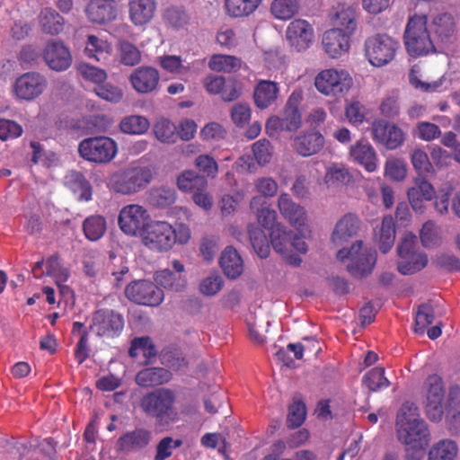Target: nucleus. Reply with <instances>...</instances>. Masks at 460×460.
I'll return each instance as SVG.
<instances>
[{
  "label": "nucleus",
  "instance_id": "obj_62",
  "mask_svg": "<svg viewBox=\"0 0 460 460\" xmlns=\"http://www.w3.org/2000/svg\"><path fill=\"white\" fill-rule=\"evenodd\" d=\"M78 72L85 80L93 82L97 85H100L107 78V74L104 70L86 63L79 65Z\"/></svg>",
  "mask_w": 460,
  "mask_h": 460
},
{
  "label": "nucleus",
  "instance_id": "obj_15",
  "mask_svg": "<svg viewBox=\"0 0 460 460\" xmlns=\"http://www.w3.org/2000/svg\"><path fill=\"white\" fill-rule=\"evenodd\" d=\"M47 86L48 81L43 75L27 72L15 80L13 89L19 99L31 101L41 95Z\"/></svg>",
  "mask_w": 460,
  "mask_h": 460
},
{
  "label": "nucleus",
  "instance_id": "obj_55",
  "mask_svg": "<svg viewBox=\"0 0 460 460\" xmlns=\"http://www.w3.org/2000/svg\"><path fill=\"white\" fill-rule=\"evenodd\" d=\"M385 175L395 181H402L407 175L406 163L400 158H388L385 164Z\"/></svg>",
  "mask_w": 460,
  "mask_h": 460
},
{
  "label": "nucleus",
  "instance_id": "obj_20",
  "mask_svg": "<svg viewBox=\"0 0 460 460\" xmlns=\"http://www.w3.org/2000/svg\"><path fill=\"white\" fill-rule=\"evenodd\" d=\"M152 439V432L145 428H137L119 438L116 443L118 451L133 452L146 447Z\"/></svg>",
  "mask_w": 460,
  "mask_h": 460
},
{
  "label": "nucleus",
  "instance_id": "obj_40",
  "mask_svg": "<svg viewBox=\"0 0 460 460\" xmlns=\"http://www.w3.org/2000/svg\"><path fill=\"white\" fill-rule=\"evenodd\" d=\"M241 66V59L230 55L216 54L208 61V67L216 72L233 73L239 70Z\"/></svg>",
  "mask_w": 460,
  "mask_h": 460
},
{
  "label": "nucleus",
  "instance_id": "obj_22",
  "mask_svg": "<svg viewBox=\"0 0 460 460\" xmlns=\"http://www.w3.org/2000/svg\"><path fill=\"white\" fill-rule=\"evenodd\" d=\"M349 156L367 172H375L377 168L376 153L367 140L361 139L352 145L349 149Z\"/></svg>",
  "mask_w": 460,
  "mask_h": 460
},
{
  "label": "nucleus",
  "instance_id": "obj_39",
  "mask_svg": "<svg viewBox=\"0 0 460 460\" xmlns=\"http://www.w3.org/2000/svg\"><path fill=\"white\" fill-rule=\"evenodd\" d=\"M158 64L167 73L176 75L184 80L190 73V66L184 65L180 56L164 55L158 58Z\"/></svg>",
  "mask_w": 460,
  "mask_h": 460
},
{
  "label": "nucleus",
  "instance_id": "obj_4",
  "mask_svg": "<svg viewBox=\"0 0 460 460\" xmlns=\"http://www.w3.org/2000/svg\"><path fill=\"white\" fill-rule=\"evenodd\" d=\"M314 84L320 93L340 98L349 93L353 85V79L345 69L327 68L315 75Z\"/></svg>",
  "mask_w": 460,
  "mask_h": 460
},
{
  "label": "nucleus",
  "instance_id": "obj_51",
  "mask_svg": "<svg viewBox=\"0 0 460 460\" xmlns=\"http://www.w3.org/2000/svg\"><path fill=\"white\" fill-rule=\"evenodd\" d=\"M149 128V121L143 116L131 115L124 118L119 123V128L123 133L140 135Z\"/></svg>",
  "mask_w": 460,
  "mask_h": 460
},
{
  "label": "nucleus",
  "instance_id": "obj_33",
  "mask_svg": "<svg viewBox=\"0 0 460 460\" xmlns=\"http://www.w3.org/2000/svg\"><path fill=\"white\" fill-rule=\"evenodd\" d=\"M333 23L337 26L336 29H341V31L350 35L357 27L355 7L347 4H339L333 18Z\"/></svg>",
  "mask_w": 460,
  "mask_h": 460
},
{
  "label": "nucleus",
  "instance_id": "obj_63",
  "mask_svg": "<svg viewBox=\"0 0 460 460\" xmlns=\"http://www.w3.org/2000/svg\"><path fill=\"white\" fill-rule=\"evenodd\" d=\"M23 129L13 120L0 119V139L6 141L22 136Z\"/></svg>",
  "mask_w": 460,
  "mask_h": 460
},
{
  "label": "nucleus",
  "instance_id": "obj_43",
  "mask_svg": "<svg viewBox=\"0 0 460 460\" xmlns=\"http://www.w3.org/2000/svg\"><path fill=\"white\" fill-rule=\"evenodd\" d=\"M409 201H431L436 197V192L428 181L417 178L414 186L407 191Z\"/></svg>",
  "mask_w": 460,
  "mask_h": 460
},
{
  "label": "nucleus",
  "instance_id": "obj_5",
  "mask_svg": "<svg viewBox=\"0 0 460 460\" xmlns=\"http://www.w3.org/2000/svg\"><path fill=\"white\" fill-rule=\"evenodd\" d=\"M336 256L341 261L349 259L351 262L347 267L348 271L354 278L361 279L372 272L377 254L375 250L371 249L362 252V242L357 241L350 249L339 250Z\"/></svg>",
  "mask_w": 460,
  "mask_h": 460
},
{
  "label": "nucleus",
  "instance_id": "obj_30",
  "mask_svg": "<svg viewBox=\"0 0 460 460\" xmlns=\"http://www.w3.org/2000/svg\"><path fill=\"white\" fill-rule=\"evenodd\" d=\"M279 88L272 81L261 80L255 86L253 98L256 106L266 109L272 105L278 98Z\"/></svg>",
  "mask_w": 460,
  "mask_h": 460
},
{
  "label": "nucleus",
  "instance_id": "obj_13",
  "mask_svg": "<svg viewBox=\"0 0 460 460\" xmlns=\"http://www.w3.org/2000/svg\"><path fill=\"white\" fill-rule=\"evenodd\" d=\"M150 216L142 206L130 203L124 207L119 215L118 223L121 231L130 236H136L145 231L150 224Z\"/></svg>",
  "mask_w": 460,
  "mask_h": 460
},
{
  "label": "nucleus",
  "instance_id": "obj_29",
  "mask_svg": "<svg viewBox=\"0 0 460 460\" xmlns=\"http://www.w3.org/2000/svg\"><path fill=\"white\" fill-rule=\"evenodd\" d=\"M358 230V219L353 214L345 215L337 224L332 235V242L341 245L354 236Z\"/></svg>",
  "mask_w": 460,
  "mask_h": 460
},
{
  "label": "nucleus",
  "instance_id": "obj_24",
  "mask_svg": "<svg viewBox=\"0 0 460 460\" xmlns=\"http://www.w3.org/2000/svg\"><path fill=\"white\" fill-rule=\"evenodd\" d=\"M349 34L341 29H332L324 32L323 46L325 52L332 58H338L349 49Z\"/></svg>",
  "mask_w": 460,
  "mask_h": 460
},
{
  "label": "nucleus",
  "instance_id": "obj_52",
  "mask_svg": "<svg viewBox=\"0 0 460 460\" xmlns=\"http://www.w3.org/2000/svg\"><path fill=\"white\" fill-rule=\"evenodd\" d=\"M292 231H287L281 225H277L272 231L270 232V243L273 249L280 254L288 252V243H290V235Z\"/></svg>",
  "mask_w": 460,
  "mask_h": 460
},
{
  "label": "nucleus",
  "instance_id": "obj_19",
  "mask_svg": "<svg viewBox=\"0 0 460 460\" xmlns=\"http://www.w3.org/2000/svg\"><path fill=\"white\" fill-rule=\"evenodd\" d=\"M159 81L158 70L147 66L134 69L129 75V82L133 89L142 94L154 92L158 87Z\"/></svg>",
  "mask_w": 460,
  "mask_h": 460
},
{
  "label": "nucleus",
  "instance_id": "obj_3",
  "mask_svg": "<svg viewBox=\"0 0 460 460\" xmlns=\"http://www.w3.org/2000/svg\"><path fill=\"white\" fill-rule=\"evenodd\" d=\"M176 396L169 388H158L145 394L139 402L142 411L160 422L173 420Z\"/></svg>",
  "mask_w": 460,
  "mask_h": 460
},
{
  "label": "nucleus",
  "instance_id": "obj_44",
  "mask_svg": "<svg viewBox=\"0 0 460 460\" xmlns=\"http://www.w3.org/2000/svg\"><path fill=\"white\" fill-rule=\"evenodd\" d=\"M362 384L370 392H378L387 388L390 385V381L385 376V368L376 367L363 376Z\"/></svg>",
  "mask_w": 460,
  "mask_h": 460
},
{
  "label": "nucleus",
  "instance_id": "obj_61",
  "mask_svg": "<svg viewBox=\"0 0 460 460\" xmlns=\"http://www.w3.org/2000/svg\"><path fill=\"white\" fill-rule=\"evenodd\" d=\"M226 8L234 17L249 15L256 10L249 0H226Z\"/></svg>",
  "mask_w": 460,
  "mask_h": 460
},
{
  "label": "nucleus",
  "instance_id": "obj_21",
  "mask_svg": "<svg viewBox=\"0 0 460 460\" xmlns=\"http://www.w3.org/2000/svg\"><path fill=\"white\" fill-rule=\"evenodd\" d=\"M430 29L438 43L447 45L453 42L456 22L451 14L445 13L436 15L431 22Z\"/></svg>",
  "mask_w": 460,
  "mask_h": 460
},
{
  "label": "nucleus",
  "instance_id": "obj_45",
  "mask_svg": "<svg viewBox=\"0 0 460 460\" xmlns=\"http://www.w3.org/2000/svg\"><path fill=\"white\" fill-rule=\"evenodd\" d=\"M251 244L259 257L264 259L270 254V243L264 231L254 225L248 226Z\"/></svg>",
  "mask_w": 460,
  "mask_h": 460
},
{
  "label": "nucleus",
  "instance_id": "obj_2",
  "mask_svg": "<svg viewBox=\"0 0 460 460\" xmlns=\"http://www.w3.org/2000/svg\"><path fill=\"white\" fill-rule=\"evenodd\" d=\"M427 22L426 15L415 14L408 20L403 40L406 51L412 58L426 56L436 51Z\"/></svg>",
  "mask_w": 460,
  "mask_h": 460
},
{
  "label": "nucleus",
  "instance_id": "obj_27",
  "mask_svg": "<svg viewBox=\"0 0 460 460\" xmlns=\"http://www.w3.org/2000/svg\"><path fill=\"white\" fill-rule=\"evenodd\" d=\"M155 10V0H131L128 3L129 19L137 26L149 22Z\"/></svg>",
  "mask_w": 460,
  "mask_h": 460
},
{
  "label": "nucleus",
  "instance_id": "obj_47",
  "mask_svg": "<svg viewBox=\"0 0 460 460\" xmlns=\"http://www.w3.org/2000/svg\"><path fill=\"white\" fill-rule=\"evenodd\" d=\"M111 50L107 40L94 35H89L85 43L84 53L89 58L100 61L104 58Z\"/></svg>",
  "mask_w": 460,
  "mask_h": 460
},
{
  "label": "nucleus",
  "instance_id": "obj_49",
  "mask_svg": "<svg viewBox=\"0 0 460 460\" xmlns=\"http://www.w3.org/2000/svg\"><path fill=\"white\" fill-rule=\"evenodd\" d=\"M434 320L435 310L430 302L419 305L415 314L414 332L423 334L426 328L433 323Z\"/></svg>",
  "mask_w": 460,
  "mask_h": 460
},
{
  "label": "nucleus",
  "instance_id": "obj_1",
  "mask_svg": "<svg viewBox=\"0 0 460 460\" xmlns=\"http://www.w3.org/2000/svg\"><path fill=\"white\" fill-rule=\"evenodd\" d=\"M396 427L399 440L406 446L407 457L420 460L429 445L430 433L427 422L420 418L414 402H406L401 406Z\"/></svg>",
  "mask_w": 460,
  "mask_h": 460
},
{
  "label": "nucleus",
  "instance_id": "obj_14",
  "mask_svg": "<svg viewBox=\"0 0 460 460\" xmlns=\"http://www.w3.org/2000/svg\"><path fill=\"white\" fill-rule=\"evenodd\" d=\"M373 139L389 150L402 146L405 141V132L396 124L378 119L371 127Z\"/></svg>",
  "mask_w": 460,
  "mask_h": 460
},
{
  "label": "nucleus",
  "instance_id": "obj_6",
  "mask_svg": "<svg viewBox=\"0 0 460 460\" xmlns=\"http://www.w3.org/2000/svg\"><path fill=\"white\" fill-rule=\"evenodd\" d=\"M400 43L387 34H376L365 41V55L368 62L376 67H382L395 58Z\"/></svg>",
  "mask_w": 460,
  "mask_h": 460
},
{
  "label": "nucleus",
  "instance_id": "obj_56",
  "mask_svg": "<svg viewBox=\"0 0 460 460\" xmlns=\"http://www.w3.org/2000/svg\"><path fill=\"white\" fill-rule=\"evenodd\" d=\"M254 191L258 198L272 199L276 196L279 190L277 181L271 177H260L254 182Z\"/></svg>",
  "mask_w": 460,
  "mask_h": 460
},
{
  "label": "nucleus",
  "instance_id": "obj_28",
  "mask_svg": "<svg viewBox=\"0 0 460 460\" xmlns=\"http://www.w3.org/2000/svg\"><path fill=\"white\" fill-rule=\"evenodd\" d=\"M172 373L164 367H146L136 376V383L143 387H151L168 383Z\"/></svg>",
  "mask_w": 460,
  "mask_h": 460
},
{
  "label": "nucleus",
  "instance_id": "obj_35",
  "mask_svg": "<svg viewBox=\"0 0 460 460\" xmlns=\"http://www.w3.org/2000/svg\"><path fill=\"white\" fill-rule=\"evenodd\" d=\"M64 18L51 8H45L40 14V24L45 33L58 35L64 29Z\"/></svg>",
  "mask_w": 460,
  "mask_h": 460
},
{
  "label": "nucleus",
  "instance_id": "obj_25",
  "mask_svg": "<svg viewBox=\"0 0 460 460\" xmlns=\"http://www.w3.org/2000/svg\"><path fill=\"white\" fill-rule=\"evenodd\" d=\"M324 138L319 132L298 135L293 139L292 146L302 156L317 154L323 147Z\"/></svg>",
  "mask_w": 460,
  "mask_h": 460
},
{
  "label": "nucleus",
  "instance_id": "obj_46",
  "mask_svg": "<svg viewBox=\"0 0 460 460\" xmlns=\"http://www.w3.org/2000/svg\"><path fill=\"white\" fill-rule=\"evenodd\" d=\"M428 264V257L423 252H413L409 256L401 258V261L398 263L397 269L400 273L403 275L413 274Z\"/></svg>",
  "mask_w": 460,
  "mask_h": 460
},
{
  "label": "nucleus",
  "instance_id": "obj_54",
  "mask_svg": "<svg viewBox=\"0 0 460 460\" xmlns=\"http://www.w3.org/2000/svg\"><path fill=\"white\" fill-rule=\"evenodd\" d=\"M352 179L348 168L343 165L333 164L328 167L324 181L329 186H339L349 183Z\"/></svg>",
  "mask_w": 460,
  "mask_h": 460
},
{
  "label": "nucleus",
  "instance_id": "obj_42",
  "mask_svg": "<svg viewBox=\"0 0 460 460\" xmlns=\"http://www.w3.org/2000/svg\"><path fill=\"white\" fill-rule=\"evenodd\" d=\"M46 275L53 277L56 284L63 289H68V287L62 286L69 278V270L65 268L61 262L58 254L55 253L49 256L46 261Z\"/></svg>",
  "mask_w": 460,
  "mask_h": 460
},
{
  "label": "nucleus",
  "instance_id": "obj_9",
  "mask_svg": "<svg viewBox=\"0 0 460 460\" xmlns=\"http://www.w3.org/2000/svg\"><path fill=\"white\" fill-rule=\"evenodd\" d=\"M148 168L134 167L114 174L110 180L112 190L121 194H132L145 188L151 181Z\"/></svg>",
  "mask_w": 460,
  "mask_h": 460
},
{
  "label": "nucleus",
  "instance_id": "obj_8",
  "mask_svg": "<svg viewBox=\"0 0 460 460\" xmlns=\"http://www.w3.org/2000/svg\"><path fill=\"white\" fill-rule=\"evenodd\" d=\"M422 394L425 397L424 409L429 420L438 422L444 415V383L437 374L429 375L423 383Z\"/></svg>",
  "mask_w": 460,
  "mask_h": 460
},
{
  "label": "nucleus",
  "instance_id": "obj_17",
  "mask_svg": "<svg viewBox=\"0 0 460 460\" xmlns=\"http://www.w3.org/2000/svg\"><path fill=\"white\" fill-rule=\"evenodd\" d=\"M43 58L49 67L55 71L66 70L72 63L69 49L59 40H49L43 49Z\"/></svg>",
  "mask_w": 460,
  "mask_h": 460
},
{
  "label": "nucleus",
  "instance_id": "obj_50",
  "mask_svg": "<svg viewBox=\"0 0 460 460\" xmlns=\"http://www.w3.org/2000/svg\"><path fill=\"white\" fill-rule=\"evenodd\" d=\"M297 0H273L270 4L272 15L279 20H289L297 13Z\"/></svg>",
  "mask_w": 460,
  "mask_h": 460
},
{
  "label": "nucleus",
  "instance_id": "obj_32",
  "mask_svg": "<svg viewBox=\"0 0 460 460\" xmlns=\"http://www.w3.org/2000/svg\"><path fill=\"white\" fill-rule=\"evenodd\" d=\"M65 183L79 200L88 201L92 199V187L81 172L75 171L68 172L65 177Z\"/></svg>",
  "mask_w": 460,
  "mask_h": 460
},
{
  "label": "nucleus",
  "instance_id": "obj_38",
  "mask_svg": "<svg viewBox=\"0 0 460 460\" xmlns=\"http://www.w3.org/2000/svg\"><path fill=\"white\" fill-rule=\"evenodd\" d=\"M458 454L456 443L451 439H442L429 449L428 460H455Z\"/></svg>",
  "mask_w": 460,
  "mask_h": 460
},
{
  "label": "nucleus",
  "instance_id": "obj_36",
  "mask_svg": "<svg viewBox=\"0 0 460 460\" xmlns=\"http://www.w3.org/2000/svg\"><path fill=\"white\" fill-rule=\"evenodd\" d=\"M139 353H142L146 358L145 363L146 365L152 363V360L155 358L157 350L150 337L145 336L140 338H135L131 341L130 348L128 349V355L131 358H137Z\"/></svg>",
  "mask_w": 460,
  "mask_h": 460
},
{
  "label": "nucleus",
  "instance_id": "obj_64",
  "mask_svg": "<svg viewBox=\"0 0 460 460\" xmlns=\"http://www.w3.org/2000/svg\"><path fill=\"white\" fill-rule=\"evenodd\" d=\"M420 241L424 247L432 248L438 245L440 238L434 223L426 222L420 230Z\"/></svg>",
  "mask_w": 460,
  "mask_h": 460
},
{
  "label": "nucleus",
  "instance_id": "obj_34",
  "mask_svg": "<svg viewBox=\"0 0 460 460\" xmlns=\"http://www.w3.org/2000/svg\"><path fill=\"white\" fill-rule=\"evenodd\" d=\"M278 207L285 218L295 226L298 232L304 234L306 215L299 203H278Z\"/></svg>",
  "mask_w": 460,
  "mask_h": 460
},
{
  "label": "nucleus",
  "instance_id": "obj_23",
  "mask_svg": "<svg viewBox=\"0 0 460 460\" xmlns=\"http://www.w3.org/2000/svg\"><path fill=\"white\" fill-rule=\"evenodd\" d=\"M85 12L93 22H110L117 16V2L115 0H91Z\"/></svg>",
  "mask_w": 460,
  "mask_h": 460
},
{
  "label": "nucleus",
  "instance_id": "obj_41",
  "mask_svg": "<svg viewBox=\"0 0 460 460\" xmlns=\"http://www.w3.org/2000/svg\"><path fill=\"white\" fill-rule=\"evenodd\" d=\"M106 219L102 216H90L83 222L84 234L89 241L101 239L106 232Z\"/></svg>",
  "mask_w": 460,
  "mask_h": 460
},
{
  "label": "nucleus",
  "instance_id": "obj_37",
  "mask_svg": "<svg viewBox=\"0 0 460 460\" xmlns=\"http://www.w3.org/2000/svg\"><path fill=\"white\" fill-rule=\"evenodd\" d=\"M154 279L157 285L175 292L181 291L186 286L185 278L182 275L174 273L169 269L156 271Z\"/></svg>",
  "mask_w": 460,
  "mask_h": 460
},
{
  "label": "nucleus",
  "instance_id": "obj_12",
  "mask_svg": "<svg viewBox=\"0 0 460 460\" xmlns=\"http://www.w3.org/2000/svg\"><path fill=\"white\" fill-rule=\"evenodd\" d=\"M124 328V318L119 313L111 309L96 310L92 316L89 326L91 332L100 337L114 338L119 336Z\"/></svg>",
  "mask_w": 460,
  "mask_h": 460
},
{
  "label": "nucleus",
  "instance_id": "obj_10",
  "mask_svg": "<svg viewBox=\"0 0 460 460\" xmlns=\"http://www.w3.org/2000/svg\"><path fill=\"white\" fill-rule=\"evenodd\" d=\"M126 297L137 305L158 306L164 298V291L150 280H133L125 288Z\"/></svg>",
  "mask_w": 460,
  "mask_h": 460
},
{
  "label": "nucleus",
  "instance_id": "obj_60",
  "mask_svg": "<svg viewBox=\"0 0 460 460\" xmlns=\"http://www.w3.org/2000/svg\"><path fill=\"white\" fill-rule=\"evenodd\" d=\"M413 135L423 141H432L441 135L439 127L434 123L420 121L413 129Z\"/></svg>",
  "mask_w": 460,
  "mask_h": 460
},
{
  "label": "nucleus",
  "instance_id": "obj_53",
  "mask_svg": "<svg viewBox=\"0 0 460 460\" xmlns=\"http://www.w3.org/2000/svg\"><path fill=\"white\" fill-rule=\"evenodd\" d=\"M154 133L163 143H174L177 138L176 126L167 119H160L155 123Z\"/></svg>",
  "mask_w": 460,
  "mask_h": 460
},
{
  "label": "nucleus",
  "instance_id": "obj_16",
  "mask_svg": "<svg viewBox=\"0 0 460 460\" xmlns=\"http://www.w3.org/2000/svg\"><path fill=\"white\" fill-rule=\"evenodd\" d=\"M314 31L305 20L296 19L287 27L286 39L289 46L297 52L306 50L313 43Z\"/></svg>",
  "mask_w": 460,
  "mask_h": 460
},
{
  "label": "nucleus",
  "instance_id": "obj_57",
  "mask_svg": "<svg viewBox=\"0 0 460 460\" xmlns=\"http://www.w3.org/2000/svg\"><path fill=\"white\" fill-rule=\"evenodd\" d=\"M182 440L173 439L172 437L163 438L155 447L154 460H165L172 456L173 449L182 446Z\"/></svg>",
  "mask_w": 460,
  "mask_h": 460
},
{
  "label": "nucleus",
  "instance_id": "obj_59",
  "mask_svg": "<svg viewBox=\"0 0 460 460\" xmlns=\"http://www.w3.org/2000/svg\"><path fill=\"white\" fill-rule=\"evenodd\" d=\"M306 416L305 405L303 402H294L288 409V414L287 417V425L290 429H296L300 427Z\"/></svg>",
  "mask_w": 460,
  "mask_h": 460
},
{
  "label": "nucleus",
  "instance_id": "obj_31",
  "mask_svg": "<svg viewBox=\"0 0 460 460\" xmlns=\"http://www.w3.org/2000/svg\"><path fill=\"white\" fill-rule=\"evenodd\" d=\"M219 263L225 275L229 279H236L243 270V260L232 246L223 251Z\"/></svg>",
  "mask_w": 460,
  "mask_h": 460
},
{
  "label": "nucleus",
  "instance_id": "obj_11",
  "mask_svg": "<svg viewBox=\"0 0 460 460\" xmlns=\"http://www.w3.org/2000/svg\"><path fill=\"white\" fill-rule=\"evenodd\" d=\"M173 227L165 221L150 223L141 234L145 246L152 251L167 252L173 246Z\"/></svg>",
  "mask_w": 460,
  "mask_h": 460
},
{
  "label": "nucleus",
  "instance_id": "obj_26",
  "mask_svg": "<svg viewBox=\"0 0 460 460\" xmlns=\"http://www.w3.org/2000/svg\"><path fill=\"white\" fill-rule=\"evenodd\" d=\"M303 100L301 91H294L288 99L283 117L284 128L287 131H295L301 127L302 118L298 106Z\"/></svg>",
  "mask_w": 460,
  "mask_h": 460
},
{
  "label": "nucleus",
  "instance_id": "obj_7",
  "mask_svg": "<svg viewBox=\"0 0 460 460\" xmlns=\"http://www.w3.org/2000/svg\"><path fill=\"white\" fill-rule=\"evenodd\" d=\"M78 152L84 160L95 164H108L118 153L117 143L109 137L99 136L82 140Z\"/></svg>",
  "mask_w": 460,
  "mask_h": 460
},
{
  "label": "nucleus",
  "instance_id": "obj_18",
  "mask_svg": "<svg viewBox=\"0 0 460 460\" xmlns=\"http://www.w3.org/2000/svg\"><path fill=\"white\" fill-rule=\"evenodd\" d=\"M178 188L191 194L193 201H208V181L194 171L183 172L177 180Z\"/></svg>",
  "mask_w": 460,
  "mask_h": 460
},
{
  "label": "nucleus",
  "instance_id": "obj_58",
  "mask_svg": "<svg viewBox=\"0 0 460 460\" xmlns=\"http://www.w3.org/2000/svg\"><path fill=\"white\" fill-rule=\"evenodd\" d=\"M254 159L260 165L269 164L273 155V146L270 142L265 138L256 141L252 146Z\"/></svg>",
  "mask_w": 460,
  "mask_h": 460
},
{
  "label": "nucleus",
  "instance_id": "obj_48",
  "mask_svg": "<svg viewBox=\"0 0 460 460\" xmlns=\"http://www.w3.org/2000/svg\"><path fill=\"white\" fill-rule=\"evenodd\" d=\"M395 240V226L392 216H385L382 220L379 235V249L383 253L388 252Z\"/></svg>",
  "mask_w": 460,
  "mask_h": 460
}]
</instances>
